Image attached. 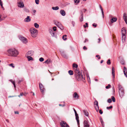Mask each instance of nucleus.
<instances>
[{"label": "nucleus", "mask_w": 127, "mask_h": 127, "mask_svg": "<svg viewBox=\"0 0 127 127\" xmlns=\"http://www.w3.org/2000/svg\"><path fill=\"white\" fill-rule=\"evenodd\" d=\"M7 52L9 56L14 57H16L19 54L18 51L15 48L9 49Z\"/></svg>", "instance_id": "1"}, {"label": "nucleus", "mask_w": 127, "mask_h": 127, "mask_svg": "<svg viewBox=\"0 0 127 127\" xmlns=\"http://www.w3.org/2000/svg\"><path fill=\"white\" fill-rule=\"evenodd\" d=\"M30 31L31 33V35L32 37L35 38L37 36L38 31L36 29L32 28L30 29Z\"/></svg>", "instance_id": "2"}, {"label": "nucleus", "mask_w": 127, "mask_h": 127, "mask_svg": "<svg viewBox=\"0 0 127 127\" xmlns=\"http://www.w3.org/2000/svg\"><path fill=\"white\" fill-rule=\"evenodd\" d=\"M119 92L120 96L122 98L124 95V90L122 86L119 85H118Z\"/></svg>", "instance_id": "3"}, {"label": "nucleus", "mask_w": 127, "mask_h": 127, "mask_svg": "<svg viewBox=\"0 0 127 127\" xmlns=\"http://www.w3.org/2000/svg\"><path fill=\"white\" fill-rule=\"evenodd\" d=\"M54 24L58 27L61 30H63L64 29L63 26L62 25L61 23L59 22L54 20Z\"/></svg>", "instance_id": "4"}, {"label": "nucleus", "mask_w": 127, "mask_h": 127, "mask_svg": "<svg viewBox=\"0 0 127 127\" xmlns=\"http://www.w3.org/2000/svg\"><path fill=\"white\" fill-rule=\"evenodd\" d=\"M19 39L24 43L26 44L28 42L27 39L22 36H20Z\"/></svg>", "instance_id": "5"}, {"label": "nucleus", "mask_w": 127, "mask_h": 127, "mask_svg": "<svg viewBox=\"0 0 127 127\" xmlns=\"http://www.w3.org/2000/svg\"><path fill=\"white\" fill-rule=\"evenodd\" d=\"M76 79H77L78 81H81L82 79L83 78V76L82 75H81L80 73L79 72L78 73L76 77Z\"/></svg>", "instance_id": "6"}, {"label": "nucleus", "mask_w": 127, "mask_h": 127, "mask_svg": "<svg viewBox=\"0 0 127 127\" xmlns=\"http://www.w3.org/2000/svg\"><path fill=\"white\" fill-rule=\"evenodd\" d=\"M61 127H69L68 125L65 122L62 121L60 123Z\"/></svg>", "instance_id": "7"}, {"label": "nucleus", "mask_w": 127, "mask_h": 127, "mask_svg": "<svg viewBox=\"0 0 127 127\" xmlns=\"http://www.w3.org/2000/svg\"><path fill=\"white\" fill-rule=\"evenodd\" d=\"M18 6L20 8H23L24 6V4L22 1H20L17 2Z\"/></svg>", "instance_id": "8"}, {"label": "nucleus", "mask_w": 127, "mask_h": 127, "mask_svg": "<svg viewBox=\"0 0 127 127\" xmlns=\"http://www.w3.org/2000/svg\"><path fill=\"white\" fill-rule=\"evenodd\" d=\"M121 32L122 34V37L125 36L126 35V30L125 28H123L121 29Z\"/></svg>", "instance_id": "9"}, {"label": "nucleus", "mask_w": 127, "mask_h": 127, "mask_svg": "<svg viewBox=\"0 0 127 127\" xmlns=\"http://www.w3.org/2000/svg\"><path fill=\"white\" fill-rule=\"evenodd\" d=\"M39 87L40 89V91L42 93H43L44 91V88L42 84L40 83H39Z\"/></svg>", "instance_id": "10"}, {"label": "nucleus", "mask_w": 127, "mask_h": 127, "mask_svg": "<svg viewBox=\"0 0 127 127\" xmlns=\"http://www.w3.org/2000/svg\"><path fill=\"white\" fill-rule=\"evenodd\" d=\"M123 18L124 21H125L126 23L127 24V15L125 13L124 14Z\"/></svg>", "instance_id": "11"}, {"label": "nucleus", "mask_w": 127, "mask_h": 127, "mask_svg": "<svg viewBox=\"0 0 127 127\" xmlns=\"http://www.w3.org/2000/svg\"><path fill=\"white\" fill-rule=\"evenodd\" d=\"M84 127H90L88 122L86 121H85L84 122Z\"/></svg>", "instance_id": "12"}, {"label": "nucleus", "mask_w": 127, "mask_h": 127, "mask_svg": "<svg viewBox=\"0 0 127 127\" xmlns=\"http://www.w3.org/2000/svg\"><path fill=\"white\" fill-rule=\"evenodd\" d=\"M52 61L50 59H47L46 61H45L44 63H46L47 64H49L52 63Z\"/></svg>", "instance_id": "13"}, {"label": "nucleus", "mask_w": 127, "mask_h": 127, "mask_svg": "<svg viewBox=\"0 0 127 127\" xmlns=\"http://www.w3.org/2000/svg\"><path fill=\"white\" fill-rule=\"evenodd\" d=\"M31 20V19L30 18V17L28 16L27 18H26L24 20V21L25 22H29Z\"/></svg>", "instance_id": "14"}, {"label": "nucleus", "mask_w": 127, "mask_h": 127, "mask_svg": "<svg viewBox=\"0 0 127 127\" xmlns=\"http://www.w3.org/2000/svg\"><path fill=\"white\" fill-rule=\"evenodd\" d=\"M75 116H76V120L78 125L79 124V117L78 114H77V113L75 114Z\"/></svg>", "instance_id": "15"}, {"label": "nucleus", "mask_w": 127, "mask_h": 127, "mask_svg": "<svg viewBox=\"0 0 127 127\" xmlns=\"http://www.w3.org/2000/svg\"><path fill=\"white\" fill-rule=\"evenodd\" d=\"M123 71L124 75L127 77V69L125 67H124Z\"/></svg>", "instance_id": "16"}, {"label": "nucleus", "mask_w": 127, "mask_h": 127, "mask_svg": "<svg viewBox=\"0 0 127 127\" xmlns=\"http://www.w3.org/2000/svg\"><path fill=\"white\" fill-rule=\"evenodd\" d=\"M61 14L63 16H64L65 15V11L63 10H61L60 12Z\"/></svg>", "instance_id": "17"}, {"label": "nucleus", "mask_w": 127, "mask_h": 127, "mask_svg": "<svg viewBox=\"0 0 127 127\" xmlns=\"http://www.w3.org/2000/svg\"><path fill=\"white\" fill-rule=\"evenodd\" d=\"M49 33L51 34L52 37H54L55 36L54 33L51 29H50L49 30Z\"/></svg>", "instance_id": "18"}, {"label": "nucleus", "mask_w": 127, "mask_h": 127, "mask_svg": "<svg viewBox=\"0 0 127 127\" xmlns=\"http://www.w3.org/2000/svg\"><path fill=\"white\" fill-rule=\"evenodd\" d=\"M73 97L77 99L79 97L78 95L76 92H75L73 95Z\"/></svg>", "instance_id": "19"}, {"label": "nucleus", "mask_w": 127, "mask_h": 127, "mask_svg": "<svg viewBox=\"0 0 127 127\" xmlns=\"http://www.w3.org/2000/svg\"><path fill=\"white\" fill-rule=\"evenodd\" d=\"M33 53V52L32 51H30L28 52L27 53L28 55H29L30 56H32V55Z\"/></svg>", "instance_id": "20"}, {"label": "nucleus", "mask_w": 127, "mask_h": 127, "mask_svg": "<svg viewBox=\"0 0 127 127\" xmlns=\"http://www.w3.org/2000/svg\"><path fill=\"white\" fill-rule=\"evenodd\" d=\"M117 20V18H113L111 20V21L112 23H114Z\"/></svg>", "instance_id": "21"}, {"label": "nucleus", "mask_w": 127, "mask_h": 127, "mask_svg": "<svg viewBox=\"0 0 127 127\" xmlns=\"http://www.w3.org/2000/svg\"><path fill=\"white\" fill-rule=\"evenodd\" d=\"M99 7H100V9H101V12H102V15L103 16V18H104V12L103 11V8H102V7H101V5H99Z\"/></svg>", "instance_id": "22"}, {"label": "nucleus", "mask_w": 127, "mask_h": 127, "mask_svg": "<svg viewBox=\"0 0 127 127\" xmlns=\"http://www.w3.org/2000/svg\"><path fill=\"white\" fill-rule=\"evenodd\" d=\"M126 39V35L125 36H124L122 37V40L123 42H124Z\"/></svg>", "instance_id": "23"}, {"label": "nucleus", "mask_w": 127, "mask_h": 127, "mask_svg": "<svg viewBox=\"0 0 127 127\" xmlns=\"http://www.w3.org/2000/svg\"><path fill=\"white\" fill-rule=\"evenodd\" d=\"M83 112L85 115L87 116H88V113L86 110H83Z\"/></svg>", "instance_id": "24"}, {"label": "nucleus", "mask_w": 127, "mask_h": 127, "mask_svg": "<svg viewBox=\"0 0 127 127\" xmlns=\"http://www.w3.org/2000/svg\"><path fill=\"white\" fill-rule=\"evenodd\" d=\"M80 20V21H82L83 20V15L82 13L81 14Z\"/></svg>", "instance_id": "25"}, {"label": "nucleus", "mask_w": 127, "mask_h": 127, "mask_svg": "<svg viewBox=\"0 0 127 127\" xmlns=\"http://www.w3.org/2000/svg\"><path fill=\"white\" fill-rule=\"evenodd\" d=\"M52 9L54 10H57L59 9V8L58 6L52 7Z\"/></svg>", "instance_id": "26"}, {"label": "nucleus", "mask_w": 127, "mask_h": 127, "mask_svg": "<svg viewBox=\"0 0 127 127\" xmlns=\"http://www.w3.org/2000/svg\"><path fill=\"white\" fill-rule=\"evenodd\" d=\"M9 81H10L13 84L14 87L15 88L16 86L15 85V81L12 80H10Z\"/></svg>", "instance_id": "27"}, {"label": "nucleus", "mask_w": 127, "mask_h": 127, "mask_svg": "<svg viewBox=\"0 0 127 127\" xmlns=\"http://www.w3.org/2000/svg\"><path fill=\"white\" fill-rule=\"evenodd\" d=\"M28 59V60L29 61H30L31 60H33V59L30 56H28L27 57Z\"/></svg>", "instance_id": "28"}, {"label": "nucleus", "mask_w": 127, "mask_h": 127, "mask_svg": "<svg viewBox=\"0 0 127 127\" xmlns=\"http://www.w3.org/2000/svg\"><path fill=\"white\" fill-rule=\"evenodd\" d=\"M34 26L36 28H38L39 27V25L37 24L36 23H34Z\"/></svg>", "instance_id": "29"}, {"label": "nucleus", "mask_w": 127, "mask_h": 127, "mask_svg": "<svg viewBox=\"0 0 127 127\" xmlns=\"http://www.w3.org/2000/svg\"><path fill=\"white\" fill-rule=\"evenodd\" d=\"M68 73L70 75H72L73 74V72L72 71L69 70L68 71Z\"/></svg>", "instance_id": "30"}, {"label": "nucleus", "mask_w": 127, "mask_h": 127, "mask_svg": "<svg viewBox=\"0 0 127 127\" xmlns=\"http://www.w3.org/2000/svg\"><path fill=\"white\" fill-rule=\"evenodd\" d=\"M61 54L62 55L64 58H66L67 57V55L66 54H65L64 52H62L61 53Z\"/></svg>", "instance_id": "31"}, {"label": "nucleus", "mask_w": 127, "mask_h": 127, "mask_svg": "<svg viewBox=\"0 0 127 127\" xmlns=\"http://www.w3.org/2000/svg\"><path fill=\"white\" fill-rule=\"evenodd\" d=\"M67 35H64L62 37L63 39L64 40H65L66 39V37Z\"/></svg>", "instance_id": "32"}, {"label": "nucleus", "mask_w": 127, "mask_h": 127, "mask_svg": "<svg viewBox=\"0 0 127 127\" xmlns=\"http://www.w3.org/2000/svg\"><path fill=\"white\" fill-rule=\"evenodd\" d=\"M24 10L25 12H27L29 13L30 12L29 10L26 8H24Z\"/></svg>", "instance_id": "33"}, {"label": "nucleus", "mask_w": 127, "mask_h": 127, "mask_svg": "<svg viewBox=\"0 0 127 127\" xmlns=\"http://www.w3.org/2000/svg\"><path fill=\"white\" fill-rule=\"evenodd\" d=\"M72 66L73 67H75L76 68H77L78 66V65L75 64H73Z\"/></svg>", "instance_id": "34"}, {"label": "nucleus", "mask_w": 127, "mask_h": 127, "mask_svg": "<svg viewBox=\"0 0 127 127\" xmlns=\"http://www.w3.org/2000/svg\"><path fill=\"white\" fill-rule=\"evenodd\" d=\"M112 80L113 82H114V78H115V73H113L112 74Z\"/></svg>", "instance_id": "35"}, {"label": "nucleus", "mask_w": 127, "mask_h": 127, "mask_svg": "<svg viewBox=\"0 0 127 127\" xmlns=\"http://www.w3.org/2000/svg\"><path fill=\"white\" fill-rule=\"evenodd\" d=\"M95 109L97 112L99 110V108L98 105H96V106H95Z\"/></svg>", "instance_id": "36"}, {"label": "nucleus", "mask_w": 127, "mask_h": 127, "mask_svg": "<svg viewBox=\"0 0 127 127\" xmlns=\"http://www.w3.org/2000/svg\"><path fill=\"white\" fill-rule=\"evenodd\" d=\"M1 15H0V21H1L2 20H3L5 18V17H3H3H1Z\"/></svg>", "instance_id": "37"}, {"label": "nucleus", "mask_w": 127, "mask_h": 127, "mask_svg": "<svg viewBox=\"0 0 127 127\" xmlns=\"http://www.w3.org/2000/svg\"><path fill=\"white\" fill-rule=\"evenodd\" d=\"M111 99L113 102H114L115 101V99L114 97L113 96H112L111 97Z\"/></svg>", "instance_id": "38"}, {"label": "nucleus", "mask_w": 127, "mask_h": 127, "mask_svg": "<svg viewBox=\"0 0 127 127\" xmlns=\"http://www.w3.org/2000/svg\"><path fill=\"white\" fill-rule=\"evenodd\" d=\"M39 61L41 62H42L44 60V59L42 57L40 58L39 59Z\"/></svg>", "instance_id": "39"}, {"label": "nucleus", "mask_w": 127, "mask_h": 127, "mask_svg": "<svg viewBox=\"0 0 127 127\" xmlns=\"http://www.w3.org/2000/svg\"><path fill=\"white\" fill-rule=\"evenodd\" d=\"M107 64H108L110 65L111 64L110 60V59H108L107 62Z\"/></svg>", "instance_id": "40"}, {"label": "nucleus", "mask_w": 127, "mask_h": 127, "mask_svg": "<svg viewBox=\"0 0 127 127\" xmlns=\"http://www.w3.org/2000/svg\"><path fill=\"white\" fill-rule=\"evenodd\" d=\"M86 25L85 26V25H84L83 26L85 28H86L88 26V23H86Z\"/></svg>", "instance_id": "41"}, {"label": "nucleus", "mask_w": 127, "mask_h": 127, "mask_svg": "<svg viewBox=\"0 0 127 127\" xmlns=\"http://www.w3.org/2000/svg\"><path fill=\"white\" fill-rule=\"evenodd\" d=\"M111 87V85L110 84H108V86H106L105 87L106 89H108Z\"/></svg>", "instance_id": "42"}, {"label": "nucleus", "mask_w": 127, "mask_h": 127, "mask_svg": "<svg viewBox=\"0 0 127 127\" xmlns=\"http://www.w3.org/2000/svg\"><path fill=\"white\" fill-rule=\"evenodd\" d=\"M94 104L96 105H98V101L96 100H95L94 102Z\"/></svg>", "instance_id": "43"}, {"label": "nucleus", "mask_w": 127, "mask_h": 127, "mask_svg": "<svg viewBox=\"0 0 127 127\" xmlns=\"http://www.w3.org/2000/svg\"><path fill=\"white\" fill-rule=\"evenodd\" d=\"M80 0H74V2L75 3H77L79 2Z\"/></svg>", "instance_id": "44"}, {"label": "nucleus", "mask_w": 127, "mask_h": 127, "mask_svg": "<svg viewBox=\"0 0 127 127\" xmlns=\"http://www.w3.org/2000/svg\"><path fill=\"white\" fill-rule=\"evenodd\" d=\"M57 27L55 26H54L53 28V29L54 31H56Z\"/></svg>", "instance_id": "45"}, {"label": "nucleus", "mask_w": 127, "mask_h": 127, "mask_svg": "<svg viewBox=\"0 0 127 127\" xmlns=\"http://www.w3.org/2000/svg\"><path fill=\"white\" fill-rule=\"evenodd\" d=\"M112 100L110 98L109 99L107 100V102L109 103H110L112 102Z\"/></svg>", "instance_id": "46"}, {"label": "nucleus", "mask_w": 127, "mask_h": 127, "mask_svg": "<svg viewBox=\"0 0 127 127\" xmlns=\"http://www.w3.org/2000/svg\"><path fill=\"white\" fill-rule=\"evenodd\" d=\"M9 65L10 66H11L13 68L14 67V66L13 65V64L12 63L10 64Z\"/></svg>", "instance_id": "47"}, {"label": "nucleus", "mask_w": 127, "mask_h": 127, "mask_svg": "<svg viewBox=\"0 0 127 127\" xmlns=\"http://www.w3.org/2000/svg\"><path fill=\"white\" fill-rule=\"evenodd\" d=\"M39 0H35V2L37 4H39Z\"/></svg>", "instance_id": "48"}, {"label": "nucleus", "mask_w": 127, "mask_h": 127, "mask_svg": "<svg viewBox=\"0 0 127 127\" xmlns=\"http://www.w3.org/2000/svg\"><path fill=\"white\" fill-rule=\"evenodd\" d=\"M112 108V106H111L109 107H106V108L107 109H111Z\"/></svg>", "instance_id": "49"}, {"label": "nucleus", "mask_w": 127, "mask_h": 127, "mask_svg": "<svg viewBox=\"0 0 127 127\" xmlns=\"http://www.w3.org/2000/svg\"><path fill=\"white\" fill-rule=\"evenodd\" d=\"M24 95V94L23 93H20V95H18V96L20 97L21 96H22L23 95Z\"/></svg>", "instance_id": "50"}, {"label": "nucleus", "mask_w": 127, "mask_h": 127, "mask_svg": "<svg viewBox=\"0 0 127 127\" xmlns=\"http://www.w3.org/2000/svg\"><path fill=\"white\" fill-rule=\"evenodd\" d=\"M99 112L101 114L103 113V112L100 109L99 110Z\"/></svg>", "instance_id": "51"}, {"label": "nucleus", "mask_w": 127, "mask_h": 127, "mask_svg": "<svg viewBox=\"0 0 127 127\" xmlns=\"http://www.w3.org/2000/svg\"><path fill=\"white\" fill-rule=\"evenodd\" d=\"M72 24L73 25V26H75V23L74 21H72Z\"/></svg>", "instance_id": "52"}, {"label": "nucleus", "mask_w": 127, "mask_h": 127, "mask_svg": "<svg viewBox=\"0 0 127 127\" xmlns=\"http://www.w3.org/2000/svg\"><path fill=\"white\" fill-rule=\"evenodd\" d=\"M114 68L113 67H112V73H114V72L115 71H114Z\"/></svg>", "instance_id": "53"}, {"label": "nucleus", "mask_w": 127, "mask_h": 127, "mask_svg": "<svg viewBox=\"0 0 127 127\" xmlns=\"http://www.w3.org/2000/svg\"><path fill=\"white\" fill-rule=\"evenodd\" d=\"M2 4H3L1 0H0V6H2Z\"/></svg>", "instance_id": "54"}, {"label": "nucleus", "mask_w": 127, "mask_h": 127, "mask_svg": "<svg viewBox=\"0 0 127 127\" xmlns=\"http://www.w3.org/2000/svg\"><path fill=\"white\" fill-rule=\"evenodd\" d=\"M96 57H98V59H100V57L99 56V55H96Z\"/></svg>", "instance_id": "55"}, {"label": "nucleus", "mask_w": 127, "mask_h": 127, "mask_svg": "<svg viewBox=\"0 0 127 127\" xmlns=\"http://www.w3.org/2000/svg\"><path fill=\"white\" fill-rule=\"evenodd\" d=\"M100 121L101 123H103V121L102 119L101 118H100Z\"/></svg>", "instance_id": "56"}, {"label": "nucleus", "mask_w": 127, "mask_h": 127, "mask_svg": "<svg viewBox=\"0 0 127 127\" xmlns=\"http://www.w3.org/2000/svg\"><path fill=\"white\" fill-rule=\"evenodd\" d=\"M83 49L84 50H87V48L85 46H84L83 47Z\"/></svg>", "instance_id": "57"}, {"label": "nucleus", "mask_w": 127, "mask_h": 127, "mask_svg": "<svg viewBox=\"0 0 127 127\" xmlns=\"http://www.w3.org/2000/svg\"><path fill=\"white\" fill-rule=\"evenodd\" d=\"M93 26L95 27H96V26L97 25L96 24L95 25L94 24H93Z\"/></svg>", "instance_id": "58"}, {"label": "nucleus", "mask_w": 127, "mask_h": 127, "mask_svg": "<svg viewBox=\"0 0 127 127\" xmlns=\"http://www.w3.org/2000/svg\"><path fill=\"white\" fill-rule=\"evenodd\" d=\"M70 4V3L69 2H66L65 3V5H69Z\"/></svg>", "instance_id": "59"}, {"label": "nucleus", "mask_w": 127, "mask_h": 127, "mask_svg": "<svg viewBox=\"0 0 127 127\" xmlns=\"http://www.w3.org/2000/svg\"><path fill=\"white\" fill-rule=\"evenodd\" d=\"M101 123V125L103 127H104V122H103V123Z\"/></svg>", "instance_id": "60"}, {"label": "nucleus", "mask_w": 127, "mask_h": 127, "mask_svg": "<svg viewBox=\"0 0 127 127\" xmlns=\"http://www.w3.org/2000/svg\"><path fill=\"white\" fill-rule=\"evenodd\" d=\"M88 41V39H86L85 41H84V43H85L87 41Z\"/></svg>", "instance_id": "61"}, {"label": "nucleus", "mask_w": 127, "mask_h": 127, "mask_svg": "<svg viewBox=\"0 0 127 127\" xmlns=\"http://www.w3.org/2000/svg\"><path fill=\"white\" fill-rule=\"evenodd\" d=\"M15 114H19V112L18 111H15Z\"/></svg>", "instance_id": "62"}, {"label": "nucleus", "mask_w": 127, "mask_h": 127, "mask_svg": "<svg viewBox=\"0 0 127 127\" xmlns=\"http://www.w3.org/2000/svg\"><path fill=\"white\" fill-rule=\"evenodd\" d=\"M22 80H20L18 82V83L19 84L22 81Z\"/></svg>", "instance_id": "63"}, {"label": "nucleus", "mask_w": 127, "mask_h": 127, "mask_svg": "<svg viewBox=\"0 0 127 127\" xmlns=\"http://www.w3.org/2000/svg\"><path fill=\"white\" fill-rule=\"evenodd\" d=\"M76 71L78 72V73L79 72L78 71V70L77 69V68H76L75 70V72H76Z\"/></svg>", "instance_id": "64"}]
</instances>
